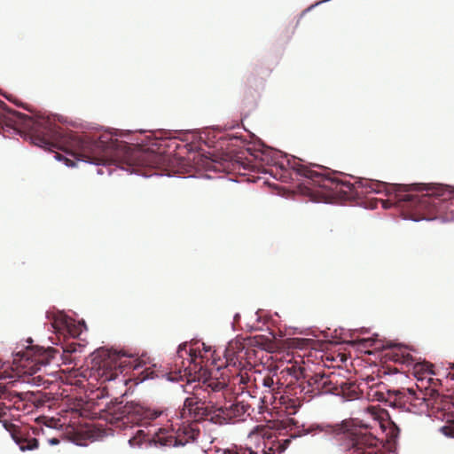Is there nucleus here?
<instances>
[{
    "mask_svg": "<svg viewBox=\"0 0 454 454\" xmlns=\"http://www.w3.org/2000/svg\"><path fill=\"white\" fill-rule=\"evenodd\" d=\"M193 353H195V351L193 349H190L189 356H191L192 359L193 358Z\"/></svg>",
    "mask_w": 454,
    "mask_h": 454,
    "instance_id": "nucleus-42",
    "label": "nucleus"
},
{
    "mask_svg": "<svg viewBox=\"0 0 454 454\" xmlns=\"http://www.w3.org/2000/svg\"><path fill=\"white\" fill-rule=\"evenodd\" d=\"M6 387H6V385H5V384H4V383L0 382V393L4 394V393H5V391H6Z\"/></svg>",
    "mask_w": 454,
    "mask_h": 454,
    "instance_id": "nucleus-33",
    "label": "nucleus"
},
{
    "mask_svg": "<svg viewBox=\"0 0 454 454\" xmlns=\"http://www.w3.org/2000/svg\"><path fill=\"white\" fill-rule=\"evenodd\" d=\"M345 401H352L353 399L351 398H348V399H344Z\"/></svg>",
    "mask_w": 454,
    "mask_h": 454,
    "instance_id": "nucleus-56",
    "label": "nucleus"
},
{
    "mask_svg": "<svg viewBox=\"0 0 454 454\" xmlns=\"http://www.w3.org/2000/svg\"><path fill=\"white\" fill-rule=\"evenodd\" d=\"M11 395H12V397H17V398L22 397V394L20 392H15L14 394H11Z\"/></svg>",
    "mask_w": 454,
    "mask_h": 454,
    "instance_id": "nucleus-36",
    "label": "nucleus"
},
{
    "mask_svg": "<svg viewBox=\"0 0 454 454\" xmlns=\"http://www.w3.org/2000/svg\"><path fill=\"white\" fill-rule=\"evenodd\" d=\"M417 378H418L419 380H422V377H418L417 376Z\"/></svg>",
    "mask_w": 454,
    "mask_h": 454,
    "instance_id": "nucleus-54",
    "label": "nucleus"
},
{
    "mask_svg": "<svg viewBox=\"0 0 454 454\" xmlns=\"http://www.w3.org/2000/svg\"><path fill=\"white\" fill-rule=\"evenodd\" d=\"M48 442L51 445H58L59 443V440L57 438H51Z\"/></svg>",
    "mask_w": 454,
    "mask_h": 454,
    "instance_id": "nucleus-32",
    "label": "nucleus"
},
{
    "mask_svg": "<svg viewBox=\"0 0 454 454\" xmlns=\"http://www.w3.org/2000/svg\"><path fill=\"white\" fill-rule=\"evenodd\" d=\"M154 376H153V372H146L145 373V375L143 376L142 380H140V382H143L145 381V380H149V379H153Z\"/></svg>",
    "mask_w": 454,
    "mask_h": 454,
    "instance_id": "nucleus-30",
    "label": "nucleus"
},
{
    "mask_svg": "<svg viewBox=\"0 0 454 454\" xmlns=\"http://www.w3.org/2000/svg\"><path fill=\"white\" fill-rule=\"evenodd\" d=\"M127 396V392L121 394L119 397L124 398Z\"/></svg>",
    "mask_w": 454,
    "mask_h": 454,
    "instance_id": "nucleus-46",
    "label": "nucleus"
},
{
    "mask_svg": "<svg viewBox=\"0 0 454 454\" xmlns=\"http://www.w3.org/2000/svg\"><path fill=\"white\" fill-rule=\"evenodd\" d=\"M441 220L442 222L445 223V222H450V221H454V215H452L450 218H448V217H441Z\"/></svg>",
    "mask_w": 454,
    "mask_h": 454,
    "instance_id": "nucleus-35",
    "label": "nucleus"
},
{
    "mask_svg": "<svg viewBox=\"0 0 454 454\" xmlns=\"http://www.w3.org/2000/svg\"><path fill=\"white\" fill-rule=\"evenodd\" d=\"M399 433H400V430L399 428L397 427L396 425H393V427H391L389 428V432L387 433V442L391 443V444H396L397 445V439H398V436H399Z\"/></svg>",
    "mask_w": 454,
    "mask_h": 454,
    "instance_id": "nucleus-20",
    "label": "nucleus"
},
{
    "mask_svg": "<svg viewBox=\"0 0 454 454\" xmlns=\"http://www.w3.org/2000/svg\"><path fill=\"white\" fill-rule=\"evenodd\" d=\"M439 432H441L444 436L448 438L454 439V421H450L442 426L439 428Z\"/></svg>",
    "mask_w": 454,
    "mask_h": 454,
    "instance_id": "nucleus-19",
    "label": "nucleus"
},
{
    "mask_svg": "<svg viewBox=\"0 0 454 454\" xmlns=\"http://www.w3.org/2000/svg\"><path fill=\"white\" fill-rule=\"evenodd\" d=\"M372 397H375V398H378V397H384L383 394L379 392V391H375L372 395Z\"/></svg>",
    "mask_w": 454,
    "mask_h": 454,
    "instance_id": "nucleus-34",
    "label": "nucleus"
},
{
    "mask_svg": "<svg viewBox=\"0 0 454 454\" xmlns=\"http://www.w3.org/2000/svg\"><path fill=\"white\" fill-rule=\"evenodd\" d=\"M429 365L428 364H416L414 365V369L416 370V372L419 373V371H426L429 374H434L431 370H429Z\"/></svg>",
    "mask_w": 454,
    "mask_h": 454,
    "instance_id": "nucleus-24",
    "label": "nucleus"
},
{
    "mask_svg": "<svg viewBox=\"0 0 454 454\" xmlns=\"http://www.w3.org/2000/svg\"><path fill=\"white\" fill-rule=\"evenodd\" d=\"M3 426L10 433L12 439L21 451L33 450L38 448V441L35 438L25 439L15 425L4 421Z\"/></svg>",
    "mask_w": 454,
    "mask_h": 454,
    "instance_id": "nucleus-13",
    "label": "nucleus"
},
{
    "mask_svg": "<svg viewBox=\"0 0 454 454\" xmlns=\"http://www.w3.org/2000/svg\"><path fill=\"white\" fill-rule=\"evenodd\" d=\"M38 401H44L45 399H43V398H40V399H37Z\"/></svg>",
    "mask_w": 454,
    "mask_h": 454,
    "instance_id": "nucleus-59",
    "label": "nucleus"
},
{
    "mask_svg": "<svg viewBox=\"0 0 454 454\" xmlns=\"http://www.w3.org/2000/svg\"><path fill=\"white\" fill-rule=\"evenodd\" d=\"M247 151L255 160L265 165L277 166L280 169H285L286 166L290 168L297 175L309 180L314 188L322 189L328 196L339 197L343 200H354L359 196L356 184L349 181L340 180L329 176L326 173L312 170L301 163V159L274 150L263 143H260L258 148H248Z\"/></svg>",
    "mask_w": 454,
    "mask_h": 454,
    "instance_id": "nucleus-2",
    "label": "nucleus"
},
{
    "mask_svg": "<svg viewBox=\"0 0 454 454\" xmlns=\"http://www.w3.org/2000/svg\"><path fill=\"white\" fill-rule=\"evenodd\" d=\"M63 397L67 398V397H69V395H64Z\"/></svg>",
    "mask_w": 454,
    "mask_h": 454,
    "instance_id": "nucleus-58",
    "label": "nucleus"
},
{
    "mask_svg": "<svg viewBox=\"0 0 454 454\" xmlns=\"http://www.w3.org/2000/svg\"><path fill=\"white\" fill-rule=\"evenodd\" d=\"M448 368L450 369V370H454V363H449L448 364Z\"/></svg>",
    "mask_w": 454,
    "mask_h": 454,
    "instance_id": "nucleus-41",
    "label": "nucleus"
},
{
    "mask_svg": "<svg viewBox=\"0 0 454 454\" xmlns=\"http://www.w3.org/2000/svg\"><path fill=\"white\" fill-rule=\"evenodd\" d=\"M202 345H203V349H204V351H205L206 353L210 351L211 347L207 346L205 343H203Z\"/></svg>",
    "mask_w": 454,
    "mask_h": 454,
    "instance_id": "nucleus-38",
    "label": "nucleus"
},
{
    "mask_svg": "<svg viewBox=\"0 0 454 454\" xmlns=\"http://www.w3.org/2000/svg\"><path fill=\"white\" fill-rule=\"evenodd\" d=\"M219 454H257L252 447H247L245 450L236 448H228L217 450Z\"/></svg>",
    "mask_w": 454,
    "mask_h": 454,
    "instance_id": "nucleus-18",
    "label": "nucleus"
},
{
    "mask_svg": "<svg viewBox=\"0 0 454 454\" xmlns=\"http://www.w3.org/2000/svg\"><path fill=\"white\" fill-rule=\"evenodd\" d=\"M316 166H317V168H323V167H322V166H317V165H316Z\"/></svg>",
    "mask_w": 454,
    "mask_h": 454,
    "instance_id": "nucleus-60",
    "label": "nucleus"
},
{
    "mask_svg": "<svg viewBox=\"0 0 454 454\" xmlns=\"http://www.w3.org/2000/svg\"><path fill=\"white\" fill-rule=\"evenodd\" d=\"M383 349H391V353L387 356L389 359L396 362L402 363L407 365H411L414 364V358L411 355L406 352L407 347L400 342H395L394 340H387L382 345Z\"/></svg>",
    "mask_w": 454,
    "mask_h": 454,
    "instance_id": "nucleus-11",
    "label": "nucleus"
},
{
    "mask_svg": "<svg viewBox=\"0 0 454 454\" xmlns=\"http://www.w3.org/2000/svg\"><path fill=\"white\" fill-rule=\"evenodd\" d=\"M164 376L166 377L167 380H168V381H173V379H172V378H170V372L166 373Z\"/></svg>",
    "mask_w": 454,
    "mask_h": 454,
    "instance_id": "nucleus-39",
    "label": "nucleus"
},
{
    "mask_svg": "<svg viewBox=\"0 0 454 454\" xmlns=\"http://www.w3.org/2000/svg\"><path fill=\"white\" fill-rule=\"evenodd\" d=\"M145 437V433L143 430H138L137 432V435L134 436V437H131L129 441H128V443L129 445L131 447V448H134V447H141L142 445V438Z\"/></svg>",
    "mask_w": 454,
    "mask_h": 454,
    "instance_id": "nucleus-21",
    "label": "nucleus"
},
{
    "mask_svg": "<svg viewBox=\"0 0 454 454\" xmlns=\"http://www.w3.org/2000/svg\"><path fill=\"white\" fill-rule=\"evenodd\" d=\"M429 397H452L451 395H439L434 389H431V392L429 394Z\"/></svg>",
    "mask_w": 454,
    "mask_h": 454,
    "instance_id": "nucleus-29",
    "label": "nucleus"
},
{
    "mask_svg": "<svg viewBox=\"0 0 454 454\" xmlns=\"http://www.w3.org/2000/svg\"><path fill=\"white\" fill-rule=\"evenodd\" d=\"M106 409L115 422L121 421L123 426L129 423L141 425L144 421L157 419L161 411L151 410L134 401L124 402V399H111Z\"/></svg>",
    "mask_w": 454,
    "mask_h": 454,
    "instance_id": "nucleus-7",
    "label": "nucleus"
},
{
    "mask_svg": "<svg viewBox=\"0 0 454 454\" xmlns=\"http://www.w3.org/2000/svg\"><path fill=\"white\" fill-rule=\"evenodd\" d=\"M430 399H426V398H423L422 401L426 402V401H429Z\"/></svg>",
    "mask_w": 454,
    "mask_h": 454,
    "instance_id": "nucleus-53",
    "label": "nucleus"
},
{
    "mask_svg": "<svg viewBox=\"0 0 454 454\" xmlns=\"http://www.w3.org/2000/svg\"><path fill=\"white\" fill-rule=\"evenodd\" d=\"M247 395H248V396H249L250 398H253V397H254V396H253V395H251L249 393H247Z\"/></svg>",
    "mask_w": 454,
    "mask_h": 454,
    "instance_id": "nucleus-55",
    "label": "nucleus"
},
{
    "mask_svg": "<svg viewBox=\"0 0 454 454\" xmlns=\"http://www.w3.org/2000/svg\"><path fill=\"white\" fill-rule=\"evenodd\" d=\"M201 165L205 168H209L212 162H216V160L213 159V156H207L200 154Z\"/></svg>",
    "mask_w": 454,
    "mask_h": 454,
    "instance_id": "nucleus-23",
    "label": "nucleus"
},
{
    "mask_svg": "<svg viewBox=\"0 0 454 454\" xmlns=\"http://www.w3.org/2000/svg\"><path fill=\"white\" fill-rule=\"evenodd\" d=\"M357 184L361 187L370 189V191L373 193H384L387 197L394 196L395 203L399 205H417L416 200H412L411 198V192H427V195L435 194L434 192H438L434 189L439 188L437 184H431L426 183L401 184H388L375 180H359Z\"/></svg>",
    "mask_w": 454,
    "mask_h": 454,
    "instance_id": "nucleus-6",
    "label": "nucleus"
},
{
    "mask_svg": "<svg viewBox=\"0 0 454 454\" xmlns=\"http://www.w3.org/2000/svg\"><path fill=\"white\" fill-rule=\"evenodd\" d=\"M26 342L27 345H21L17 347L12 352V368L13 371L17 372V375L28 374L33 376L38 371L41 370L42 366H46L49 364V356L43 355L40 356L39 360L35 359V354H33L32 348L29 346L32 343V339L28 338Z\"/></svg>",
    "mask_w": 454,
    "mask_h": 454,
    "instance_id": "nucleus-9",
    "label": "nucleus"
},
{
    "mask_svg": "<svg viewBox=\"0 0 454 454\" xmlns=\"http://www.w3.org/2000/svg\"><path fill=\"white\" fill-rule=\"evenodd\" d=\"M407 390H408V392H409L411 395H413V393H414V392H413V390H411V388H408Z\"/></svg>",
    "mask_w": 454,
    "mask_h": 454,
    "instance_id": "nucleus-47",
    "label": "nucleus"
},
{
    "mask_svg": "<svg viewBox=\"0 0 454 454\" xmlns=\"http://www.w3.org/2000/svg\"><path fill=\"white\" fill-rule=\"evenodd\" d=\"M223 406L215 407L207 399H184L183 416L194 420L207 419L215 424H228L234 418H239L247 412L248 405L238 399H225Z\"/></svg>",
    "mask_w": 454,
    "mask_h": 454,
    "instance_id": "nucleus-4",
    "label": "nucleus"
},
{
    "mask_svg": "<svg viewBox=\"0 0 454 454\" xmlns=\"http://www.w3.org/2000/svg\"><path fill=\"white\" fill-rule=\"evenodd\" d=\"M29 395H30V397H33L34 395H35V394L34 392H30Z\"/></svg>",
    "mask_w": 454,
    "mask_h": 454,
    "instance_id": "nucleus-49",
    "label": "nucleus"
},
{
    "mask_svg": "<svg viewBox=\"0 0 454 454\" xmlns=\"http://www.w3.org/2000/svg\"><path fill=\"white\" fill-rule=\"evenodd\" d=\"M46 317L51 320V325L55 332L67 331L70 334H74L72 329L74 326V321L63 311H47Z\"/></svg>",
    "mask_w": 454,
    "mask_h": 454,
    "instance_id": "nucleus-12",
    "label": "nucleus"
},
{
    "mask_svg": "<svg viewBox=\"0 0 454 454\" xmlns=\"http://www.w3.org/2000/svg\"><path fill=\"white\" fill-rule=\"evenodd\" d=\"M382 400L385 401V402H387L389 399L385 398V399H382Z\"/></svg>",
    "mask_w": 454,
    "mask_h": 454,
    "instance_id": "nucleus-57",
    "label": "nucleus"
},
{
    "mask_svg": "<svg viewBox=\"0 0 454 454\" xmlns=\"http://www.w3.org/2000/svg\"><path fill=\"white\" fill-rule=\"evenodd\" d=\"M336 395H337L338 397H345L344 395H340V394H337Z\"/></svg>",
    "mask_w": 454,
    "mask_h": 454,
    "instance_id": "nucleus-52",
    "label": "nucleus"
},
{
    "mask_svg": "<svg viewBox=\"0 0 454 454\" xmlns=\"http://www.w3.org/2000/svg\"><path fill=\"white\" fill-rule=\"evenodd\" d=\"M397 400L396 398H394V402L393 403H390V405L395 407L396 405V403H397Z\"/></svg>",
    "mask_w": 454,
    "mask_h": 454,
    "instance_id": "nucleus-43",
    "label": "nucleus"
},
{
    "mask_svg": "<svg viewBox=\"0 0 454 454\" xmlns=\"http://www.w3.org/2000/svg\"><path fill=\"white\" fill-rule=\"evenodd\" d=\"M234 128H235V126H228V127H226V129H234Z\"/></svg>",
    "mask_w": 454,
    "mask_h": 454,
    "instance_id": "nucleus-48",
    "label": "nucleus"
},
{
    "mask_svg": "<svg viewBox=\"0 0 454 454\" xmlns=\"http://www.w3.org/2000/svg\"><path fill=\"white\" fill-rule=\"evenodd\" d=\"M325 432L326 434H332L335 432V428L333 426L326 423H314L311 424L308 428L304 427V425H301V429L298 430L297 433L292 434V438H298L304 435H307L313 432Z\"/></svg>",
    "mask_w": 454,
    "mask_h": 454,
    "instance_id": "nucleus-14",
    "label": "nucleus"
},
{
    "mask_svg": "<svg viewBox=\"0 0 454 454\" xmlns=\"http://www.w3.org/2000/svg\"><path fill=\"white\" fill-rule=\"evenodd\" d=\"M54 158L58 161H63L65 166L68 168L75 166V162L73 160L68 159L67 156L61 155L59 153H55Z\"/></svg>",
    "mask_w": 454,
    "mask_h": 454,
    "instance_id": "nucleus-22",
    "label": "nucleus"
},
{
    "mask_svg": "<svg viewBox=\"0 0 454 454\" xmlns=\"http://www.w3.org/2000/svg\"><path fill=\"white\" fill-rule=\"evenodd\" d=\"M340 430L346 435V442L338 449L339 454H379L366 450L375 447L378 442L366 427L342 421Z\"/></svg>",
    "mask_w": 454,
    "mask_h": 454,
    "instance_id": "nucleus-8",
    "label": "nucleus"
},
{
    "mask_svg": "<svg viewBox=\"0 0 454 454\" xmlns=\"http://www.w3.org/2000/svg\"><path fill=\"white\" fill-rule=\"evenodd\" d=\"M248 438L251 440L257 441L258 439L262 440V443L264 447H266L265 440H270L271 438V434L264 427L256 426L253 428V430L248 434Z\"/></svg>",
    "mask_w": 454,
    "mask_h": 454,
    "instance_id": "nucleus-16",
    "label": "nucleus"
},
{
    "mask_svg": "<svg viewBox=\"0 0 454 454\" xmlns=\"http://www.w3.org/2000/svg\"><path fill=\"white\" fill-rule=\"evenodd\" d=\"M35 379H33V380H30L29 381V384L32 385V384H35L36 385V382L35 381ZM37 385H40V383H37Z\"/></svg>",
    "mask_w": 454,
    "mask_h": 454,
    "instance_id": "nucleus-45",
    "label": "nucleus"
},
{
    "mask_svg": "<svg viewBox=\"0 0 454 454\" xmlns=\"http://www.w3.org/2000/svg\"><path fill=\"white\" fill-rule=\"evenodd\" d=\"M4 125L8 130L12 129L42 149L52 151L58 148L75 156L78 160L96 166L114 165L143 177L153 176L147 169H168L180 161L170 154L145 150L132 142L119 140L118 137L128 138L131 130L79 135L59 127L48 116L30 117L11 110L4 116ZM157 176H172L170 173Z\"/></svg>",
    "mask_w": 454,
    "mask_h": 454,
    "instance_id": "nucleus-1",
    "label": "nucleus"
},
{
    "mask_svg": "<svg viewBox=\"0 0 454 454\" xmlns=\"http://www.w3.org/2000/svg\"><path fill=\"white\" fill-rule=\"evenodd\" d=\"M300 399H260V403L266 406L268 412L273 417L294 415L301 407Z\"/></svg>",
    "mask_w": 454,
    "mask_h": 454,
    "instance_id": "nucleus-10",
    "label": "nucleus"
},
{
    "mask_svg": "<svg viewBox=\"0 0 454 454\" xmlns=\"http://www.w3.org/2000/svg\"><path fill=\"white\" fill-rule=\"evenodd\" d=\"M448 377L454 381V373H449Z\"/></svg>",
    "mask_w": 454,
    "mask_h": 454,
    "instance_id": "nucleus-44",
    "label": "nucleus"
},
{
    "mask_svg": "<svg viewBox=\"0 0 454 454\" xmlns=\"http://www.w3.org/2000/svg\"><path fill=\"white\" fill-rule=\"evenodd\" d=\"M38 397H43V398L49 397V393H42Z\"/></svg>",
    "mask_w": 454,
    "mask_h": 454,
    "instance_id": "nucleus-40",
    "label": "nucleus"
},
{
    "mask_svg": "<svg viewBox=\"0 0 454 454\" xmlns=\"http://www.w3.org/2000/svg\"><path fill=\"white\" fill-rule=\"evenodd\" d=\"M96 397H101V398H104V397H109V394L108 393H100L99 395H97Z\"/></svg>",
    "mask_w": 454,
    "mask_h": 454,
    "instance_id": "nucleus-37",
    "label": "nucleus"
},
{
    "mask_svg": "<svg viewBox=\"0 0 454 454\" xmlns=\"http://www.w3.org/2000/svg\"><path fill=\"white\" fill-rule=\"evenodd\" d=\"M182 434H184V438H183L181 433H178L177 437L174 443L175 447L184 446L189 442L195 441L198 436L199 432L192 428L184 427L182 429Z\"/></svg>",
    "mask_w": 454,
    "mask_h": 454,
    "instance_id": "nucleus-15",
    "label": "nucleus"
},
{
    "mask_svg": "<svg viewBox=\"0 0 454 454\" xmlns=\"http://www.w3.org/2000/svg\"><path fill=\"white\" fill-rule=\"evenodd\" d=\"M81 325H82L84 328H86V325H85V322H84V321H82V322L81 323Z\"/></svg>",
    "mask_w": 454,
    "mask_h": 454,
    "instance_id": "nucleus-50",
    "label": "nucleus"
},
{
    "mask_svg": "<svg viewBox=\"0 0 454 454\" xmlns=\"http://www.w3.org/2000/svg\"><path fill=\"white\" fill-rule=\"evenodd\" d=\"M293 439L294 438H292V435H291L290 438L286 439L282 443L278 442V453H276V451L274 450V446L272 445V446L269 447L268 451L263 450V454H281L287 449V447L289 446V444Z\"/></svg>",
    "mask_w": 454,
    "mask_h": 454,
    "instance_id": "nucleus-17",
    "label": "nucleus"
},
{
    "mask_svg": "<svg viewBox=\"0 0 454 454\" xmlns=\"http://www.w3.org/2000/svg\"><path fill=\"white\" fill-rule=\"evenodd\" d=\"M14 376L12 374L7 373L6 372H0V380H6V379H13Z\"/></svg>",
    "mask_w": 454,
    "mask_h": 454,
    "instance_id": "nucleus-26",
    "label": "nucleus"
},
{
    "mask_svg": "<svg viewBox=\"0 0 454 454\" xmlns=\"http://www.w3.org/2000/svg\"><path fill=\"white\" fill-rule=\"evenodd\" d=\"M187 347V342H183L177 347V354L181 356V352L184 351Z\"/></svg>",
    "mask_w": 454,
    "mask_h": 454,
    "instance_id": "nucleus-27",
    "label": "nucleus"
},
{
    "mask_svg": "<svg viewBox=\"0 0 454 454\" xmlns=\"http://www.w3.org/2000/svg\"><path fill=\"white\" fill-rule=\"evenodd\" d=\"M163 434H155V438L153 440V442H164L168 437L167 432H162Z\"/></svg>",
    "mask_w": 454,
    "mask_h": 454,
    "instance_id": "nucleus-25",
    "label": "nucleus"
},
{
    "mask_svg": "<svg viewBox=\"0 0 454 454\" xmlns=\"http://www.w3.org/2000/svg\"><path fill=\"white\" fill-rule=\"evenodd\" d=\"M91 364L95 377L104 382L115 380L120 374L141 367L140 361L133 355L106 348H100L91 354Z\"/></svg>",
    "mask_w": 454,
    "mask_h": 454,
    "instance_id": "nucleus-5",
    "label": "nucleus"
},
{
    "mask_svg": "<svg viewBox=\"0 0 454 454\" xmlns=\"http://www.w3.org/2000/svg\"><path fill=\"white\" fill-rule=\"evenodd\" d=\"M288 424L292 427H298V422L294 419H288Z\"/></svg>",
    "mask_w": 454,
    "mask_h": 454,
    "instance_id": "nucleus-31",
    "label": "nucleus"
},
{
    "mask_svg": "<svg viewBox=\"0 0 454 454\" xmlns=\"http://www.w3.org/2000/svg\"><path fill=\"white\" fill-rule=\"evenodd\" d=\"M239 314H238V313H237V314L234 316V318L236 319V318H239Z\"/></svg>",
    "mask_w": 454,
    "mask_h": 454,
    "instance_id": "nucleus-51",
    "label": "nucleus"
},
{
    "mask_svg": "<svg viewBox=\"0 0 454 454\" xmlns=\"http://www.w3.org/2000/svg\"><path fill=\"white\" fill-rule=\"evenodd\" d=\"M273 385V380L271 378H266L263 380V386L266 387H270Z\"/></svg>",
    "mask_w": 454,
    "mask_h": 454,
    "instance_id": "nucleus-28",
    "label": "nucleus"
},
{
    "mask_svg": "<svg viewBox=\"0 0 454 454\" xmlns=\"http://www.w3.org/2000/svg\"><path fill=\"white\" fill-rule=\"evenodd\" d=\"M437 184L439 188L434 190L439 192L427 195V192H411L412 200L418 201V205L397 204L394 196L387 200H380L382 207L388 209L395 207L401 210L402 218L405 221L413 222L434 221L438 219L437 214H442L449 209L454 200V188L439 183H430Z\"/></svg>",
    "mask_w": 454,
    "mask_h": 454,
    "instance_id": "nucleus-3",
    "label": "nucleus"
}]
</instances>
